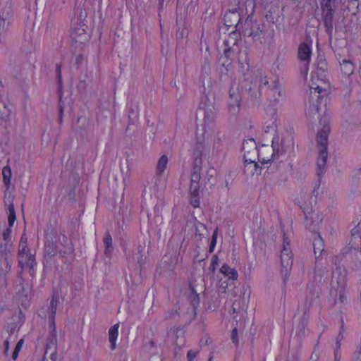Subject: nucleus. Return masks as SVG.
Instances as JSON below:
<instances>
[{"mask_svg": "<svg viewBox=\"0 0 361 361\" xmlns=\"http://www.w3.org/2000/svg\"><path fill=\"white\" fill-rule=\"evenodd\" d=\"M270 92L272 94V96L274 97V99L276 101H278L279 99L281 96V87H280L279 82H277V81L273 82V86L270 89Z\"/></svg>", "mask_w": 361, "mask_h": 361, "instance_id": "7c9ffc66", "label": "nucleus"}, {"mask_svg": "<svg viewBox=\"0 0 361 361\" xmlns=\"http://www.w3.org/2000/svg\"><path fill=\"white\" fill-rule=\"evenodd\" d=\"M245 302L243 298H238L232 305L233 314H240L241 317H244L245 312Z\"/></svg>", "mask_w": 361, "mask_h": 361, "instance_id": "5701e85b", "label": "nucleus"}, {"mask_svg": "<svg viewBox=\"0 0 361 361\" xmlns=\"http://www.w3.org/2000/svg\"><path fill=\"white\" fill-rule=\"evenodd\" d=\"M216 238H217V231L215 230L213 233L212 240L209 245V252H212L214 251V248L216 243Z\"/></svg>", "mask_w": 361, "mask_h": 361, "instance_id": "a19ab883", "label": "nucleus"}, {"mask_svg": "<svg viewBox=\"0 0 361 361\" xmlns=\"http://www.w3.org/2000/svg\"><path fill=\"white\" fill-rule=\"evenodd\" d=\"M199 194L200 190H196V191L190 190V204L195 208L199 207L200 206Z\"/></svg>", "mask_w": 361, "mask_h": 361, "instance_id": "2f4dec72", "label": "nucleus"}, {"mask_svg": "<svg viewBox=\"0 0 361 361\" xmlns=\"http://www.w3.org/2000/svg\"><path fill=\"white\" fill-rule=\"evenodd\" d=\"M281 274L284 277V281L289 276V271L293 266V254L290 248L282 249L281 254Z\"/></svg>", "mask_w": 361, "mask_h": 361, "instance_id": "1a4fd4ad", "label": "nucleus"}, {"mask_svg": "<svg viewBox=\"0 0 361 361\" xmlns=\"http://www.w3.org/2000/svg\"><path fill=\"white\" fill-rule=\"evenodd\" d=\"M314 252L316 258L319 257L324 250V241L322 237L318 234L313 242Z\"/></svg>", "mask_w": 361, "mask_h": 361, "instance_id": "b1692460", "label": "nucleus"}, {"mask_svg": "<svg viewBox=\"0 0 361 361\" xmlns=\"http://www.w3.org/2000/svg\"><path fill=\"white\" fill-rule=\"evenodd\" d=\"M231 340L233 343L237 345L238 344V329L236 327H235L231 332Z\"/></svg>", "mask_w": 361, "mask_h": 361, "instance_id": "c03bdc74", "label": "nucleus"}, {"mask_svg": "<svg viewBox=\"0 0 361 361\" xmlns=\"http://www.w3.org/2000/svg\"><path fill=\"white\" fill-rule=\"evenodd\" d=\"M285 248H290V242H289V240H288V238L284 234L283 238L282 249H285Z\"/></svg>", "mask_w": 361, "mask_h": 361, "instance_id": "de8ad7c7", "label": "nucleus"}, {"mask_svg": "<svg viewBox=\"0 0 361 361\" xmlns=\"http://www.w3.org/2000/svg\"><path fill=\"white\" fill-rule=\"evenodd\" d=\"M317 355H314V353H313V354L312 355V356H311V360H312V361H316V360H317Z\"/></svg>", "mask_w": 361, "mask_h": 361, "instance_id": "bf43d9fd", "label": "nucleus"}, {"mask_svg": "<svg viewBox=\"0 0 361 361\" xmlns=\"http://www.w3.org/2000/svg\"><path fill=\"white\" fill-rule=\"evenodd\" d=\"M27 238L25 234H23L21 238H20V240L19 244L27 245Z\"/></svg>", "mask_w": 361, "mask_h": 361, "instance_id": "603ef678", "label": "nucleus"}, {"mask_svg": "<svg viewBox=\"0 0 361 361\" xmlns=\"http://www.w3.org/2000/svg\"><path fill=\"white\" fill-rule=\"evenodd\" d=\"M61 65L60 64H57L56 65V70H57V72H58V78H59V80L61 81Z\"/></svg>", "mask_w": 361, "mask_h": 361, "instance_id": "4d7b16f0", "label": "nucleus"}, {"mask_svg": "<svg viewBox=\"0 0 361 361\" xmlns=\"http://www.w3.org/2000/svg\"><path fill=\"white\" fill-rule=\"evenodd\" d=\"M224 44L226 47L225 48V49L224 51V55L220 57L219 61L221 62L222 66L225 67L226 70H228V68L231 66V60H229L228 59L230 56V53H231V50L233 49L234 46L237 45V43L235 41L233 42V47H231L228 46V40H225Z\"/></svg>", "mask_w": 361, "mask_h": 361, "instance_id": "f3484780", "label": "nucleus"}, {"mask_svg": "<svg viewBox=\"0 0 361 361\" xmlns=\"http://www.w3.org/2000/svg\"><path fill=\"white\" fill-rule=\"evenodd\" d=\"M35 263H32V265H26L25 267L29 268L30 274L33 276H34V266Z\"/></svg>", "mask_w": 361, "mask_h": 361, "instance_id": "3c124183", "label": "nucleus"}, {"mask_svg": "<svg viewBox=\"0 0 361 361\" xmlns=\"http://www.w3.org/2000/svg\"><path fill=\"white\" fill-rule=\"evenodd\" d=\"M281 11L277 7H271L266 13L265 18L268 22L273 24L280 23L281 18Z\"/></svg>", "mask_w": 361, "mask_h": 361, "instance_id": "aec40b11", "label": "nucleus"}, {"mask_svg": "<svg viewBox=\"0 0 361 361\" xmlns=\"http://www.w3.org/2000/svg\"><path fill=\"white\" fill-rule=\"evenodd\" d=\"M80 27H74L72 29L71 37L75 42L84 43L87 39V35L85 30L79 25Z\"/></svg>", "mask_w": 361, "mask_h": 361, "instance_id": "6ab92c4d", "label": "nucleus"}, {"mask_svg": "<svg viewBox=\"0 0 361 361\" xmlns=\"http://www.w3.org/2000/svg\"><path fill=\"white\" fill-rule=\"evenodd\" d=\"M103 243L105 246L104 253L106 255H109L111 253L113 250L112 246V238L109 233H106L105 236L103 238Z\"/></svg>", "mask_w": 361, "mask_h": 361, "instance_id": "c85d7f7f", "label": "nucleus"}, {"mask_svg": "<svg viewBox=\"0 0 361 361\" xmlns=\"http://www.w3.org/2000/svg\"><path fill=\"white\" fill-rule=\"evenodd\" d=\"M46 234H53L55 239L53 240V244L54 247L59 250V254L63 257H66V255L73 252L72 247L70 246L68 239L67 236L61 231L58 232L55 230H51Z\"/></svg>", "mask_w": 361, "mask_h": 361, "instance_id": "423d86ee", "label": "nucleus"}, {"mask_svg": "<svg viewBox=\"0 0 361 361\" xmlns=\"http://www.w3.org/2000/svg\"><path fill=\"white\" fill-rule=\"evenodd\" d=\"M208 361H213V360H212V357H210L209 358V360H208Z\"/></svg>", "mask_w": 361, "mask_h": 361, "instance_id": "e2e57ef3", "label": "nucleus"}, {"mask_svg": "<svg viewBox=\"0 0 361 361\" xmlns=\"http://www.w3.org/2000/svg\"><path fill=\"white\" fill-rule=\"evenodd\" d=\"M63 111V109L62 106H60V112H61V115H62Z\"/></svg>", "mask_w": 361, "mask_h": 361, "instance_id": "052dcab7", "label": "nucleus"}, {"mask_svg": "<svg viewBox=\"0 0 361 361\" xmlns=\"http://www.w3.org/2000/svg\"><path fill=\"white\" fill-rule=\"evenodd\" d=\"M341 1L339 0H320L322 18L328 32L332 31L335 11L337 5Z\"/></svg>", "mask_w": 361, "mask_h": 361, "instance_id": "39448f33", "label": "nucleus"}, {"mask_svg": "<svg viewBox=\"0 0 361 361\" xmlns=\"http://www.w3.org/2000/svg\"><path fill=\"white\" fill-rule=\"evenodd\" d=\"M329 127L324 126L322 130H319L317 135V147L319 151L317 159V175H322L326 169V160L328 157L327 146H328V135Z\"/></svg>", "mask_w": 361, "mask_h": 361, "instance_id": "7ed1b4c3", "label": "nucleus"}, {"mask_svg": "<svg viewBox=\"0 0 361 361\" xmlns=\"http://www.w3.org/2000/svg\"><path fill=\"white\" fill-rule=\"evenodd\" d=\"M197 353V352L190 350L187 354L188 361H193V360L196 357Z\"/></svg>", "mask_w": 361, "mask_h": 361, "instance_id": "49530a36", "label": "nucleus"}, {"mask_svg": "<svg viewBox=\"0 0 361 361\" xmlns=\"http://www.w3.org/2000/svg\"><path fill=\"white\" fill-rule=\"evenodd\" d=\"M327 274H328V270L326 268L325 269L319 268V269L315 270L316 276L317 274H319L320 276V279H322V276H324L325 274L326 275Z\"/></svg>", "mask_w": 361, "mask_h": 361, "instance_id": "a18cd8bd", "label": "nucleus"}, {"mask_svg": "<svg viewBox=\"0 0 361 361\" xmlns=\"http://www.w3.org/2000/svg\"><path fill=\"white\" fill-rule=\"evenodd\" d=\"M351 233L355 238H359L361 235V223H358L357 225L352 229Z\"/></svg>", "mask_w": 361, "mask_h": 361, "instance_id": "79ce46f5", "label": "nucleus"}, {"mask_svg": "<svg viewBox=\"0 0 361 361\" xmlns=\"http://www.w3.org/2000/svg\"><path fill=\"white\" fill-rule=\"evenodd\" d=\"M201 179V175L196 173H191V179H190V190H193L196 191V190H200V180Z\"/></svg>", "mask_w": 361, "mask_h": 361, "instance_id": "cd10ccee", "label": "nucleus"}, {"mask_svg": "<svg viewBox=\"0 0 361 361\" xmlns=\"http://www.w3.org/2000/svg\"><path fill=\"white\" fill-rule=\"evenodd\" d=\"M243 148L244 150V160L245 163L253 164L257 171L258 168V162L262 164H267L271 160V156H264V154L268 152L270 154L271 149L268 146H262L259 149H257L255 141L253 139L243 142Z\"/></svg>", "mask_w": 361, "mask_h": 361, "instance_id": "f257e3e1", "label": "nucleus"}, {"mask_svg": "<svg viewBox=\"0 0 361 361\" xmlns=\"http://www.w3.org/2000/svg\"><path fill=\"white\" fill-rule=\"evenodd\" d=\"M83 60V56L81 54H79L76 56L75 61L78 66H79Z\"/></svg>", "mask_w": 361, "mask_h": 361, "instance_id": "5fc2aeb1", "label": "nucleus"}, {"mask_svg": "<svg viewBox=\"0 0 361 361\" xmlns=\"http://www.w3.org/2000/svg\"><path fill=\"white\" fill-rule=\"evenodd\" d=\"M188 300H189L194 310H195L200 303V298L199 295L191 285L190 286V289L188 293Z\"/></svg>", "mask_w": 361, "mask_h": 361, "instance_id": "393cba45", "label": "nucleus"}, {"mask_svg": "<svg viewBox=\"0 0 361 361\" xmlns=\"http://www.w3.org/2000/svg\"><path fill=\"white\" fill-rule=\"evenodd\" d=\"M11 233V228H6L5 231H4L3 238H4V240H6V241L8 240V238L10 237Z\"/></svg>", "mask_w": 361, "mask_h": 361, "instance_id": "8fccbe9b", "label": "nucleus"}, {"mask_svg": "<svg viewBox=\"0 0 361 361\" xmlns=\"http://www.w3.org/2000/svg\"><path fill=\"white\" fill-rule=\"evenodd\" d=\"M354 361H361V346L353 355Z\"/></svg>", "mask_w": 361, "mask_h": 361, "instance_id": "09e8293b", "label": "nucleus"}, {"mask_svg": "<svg viewBox=\"0 0 361 361\" xmlns=\"http://www.w3.org/2000/svg\"><path fill=\"white\" fill-rule=\"evenodd\" d=\"M176 345H180V343H178V341H176Z\"/></svg>", "mask_w": 361, "mask_h": 361, "instance_id": "0e129e2a", "label": "nucleus"}, {"mask_svg": "<svg viewBox=\"0 0 361 361\" xmlns=\"http://www.w3.org/2000/svg\"><path fill=\"white\" fill-rule=\"evenodd\" d=\"M8 225L10 227H11V226H13V225L16 221V219L15 208H14V205L13 203H11L8 206Z\"/></svg>", "mask_w": 361, "mask_h": 361, "instance_id": "72a5a7b5", "label": "nucleus"}, {"mask_svg": "<svg viewBox=\"0 0 361 361\" xmlns=\"http://www.w3.org/2000/svg\"><path fill=\"white\" fill-rule=\"evenodd\" d=\"M57 310V299L53 297L49 305L46 308L45 316L48 317V320L52 327V332L49 338V342L46 344V349L44 355V361H56V336L55 332L54 319Z\"/></svg>", "mask_w": 361, "mask_h": 361, "instance_id": "f03ea898", "label": "nucleus"}, {"mask_svg": "<svg viewBox=\"0 0 361 361\" xmlns=\"http://www.w3.org/2000/svg\"><path fill=\"white\" fill-rule=\"evenodd\" d=\"M317 69L322 72H324L327 70V63L326 60L323 57H319L317 62Z\"/></svg>", "mask_w": 361, "mask_h": 361, "instance_id": "c9c22d12", "label": "nucleus"}, {"mask_svg": "<svg viewBox=\"0 0 361 361\" xmlns=\"http://www.w3.org/2000/svg\"><path fill=\"white\" fill-rule=\"evenodd\" d=\"M18 257V264L21 267V271L19 272V278H20V284L23 286L24 280L22 278V273L24 267L26 265H32V263H35V255L32 254L30 251L26 252L25 255H22ZM19 292L24 291V287L22 286L20 289L18 290Z\"/></svg>", "mask_w": 361, "mask_h": 361, "instance_id": "f8f14e48", "label": "nucleus"}, {"mask_svg": "<svg viewBox=\"0 0 361 361\" xmlns=\"http://www.w3.org/2000/svg\"><path fill=\"white\" fill-rule=\"evenodd\" d=\"M3 180L5 185H9L11 178V169L10 166H4L2 169Z\"/></svg>", "mask_w": 361, "mask_h": 361, "instance_id": "f704fd0d", "label": "nucleus"}, {"mask_svg": "<svg viewBox=\"0 0 361 361\" xmlns=\"http://www.w3.org/2000/svg\"><path fill=\"white\" fill-rule=\"evenodd\" d=\"M221 273L228 279L236 280L238 279V272L235 269L231 268L228 265L224 264L220 269Z\"/></svg>", "mask_w": 361, "mask_h": 361, "instance_id": "a878e982", "label": "nucleus"}, {"mask_svg": "<svg viewBox=\"0 0 361 361\" xmlns=\"http://www.w3.org/2000/svg\"><path fill=\"white\" fill-rule=\"evenodd\" d=\"M156 347V344L154 343V341H150L148 343V345H147V348H155Z\"/></svg>", "mask_w": 361, "mask_h": 361, "instance_id": "13d9d810", "label": "nucleus"}, {"mask_svg": "<svg viewBox=\"0 0 361 361\" xmlns=\"http://www.w3.org/2000/svg\"><path fill=\"white\" fill-rule=\"evenodd\" d=\"M200 111H204V123L209 124L214 121L216 116L214 102L213 99L205 98L201 102Z\"/></svg>", "mask_w": 361, "mask_h": 361, "instance_id": "6e6552de", "label": "nucleus"}, {"mask_svg": "<svg viewBox=\"0 0 361 361\" xmlns=\"http://www.w3.org/2000/svg\"><path fill=\"white\" fill-rule=\"evenodd\" d=\"M271 150L270 155L271 156V160L275 158H278L280 154L286 152V147L283 145V140H280L278 135L274 137L271 142V147H269Z\"/></svg>", "mask_w": 361, "mask_h": 361, "instance_id": "ddd939ff", "label": "nucleus"}, {"mask_svg": "<svg viewBox=\"0 0 361 361\" xmlns=\"http://www.w3.org/2000/svg\"><path fill=\"white\" fill-rule=\"evenodd\" d=\"M45 238L44 256L47 258H51L59 252V250L53 244V240L55 239V237L53 234H46Z\"/></svg>", "mask_w": 361, "mask_h": 361, "instance_id": "2eb2a0df", "label": "nucleus"}, {"mask_svg": "<svg viewBox=\"0 0 361 361\" xmlns=\"http://www.w3.org/2000/svg\"><path fill=\"white\" fill-rule=\"evenodd\" d=\"M168 157L166 155L164 154L162 155L157 162V172L158 174H161L164 172V171L166 169L167 164H168Z\"/></svg>", "mask_w": 361, "mask_h": 361, "instance_id": "c756f323", "label": "nucleus"}, {"mask_svg": "<svg viewBox=\"0 0 361 361\" xmlns=\"http://www.w3.org/2000/svg\"><path fill=\"white\" fill-rule=\"evenodd\" d=\"M188 34L187 31L185 29H182L181 30L178 31V38L183 39L184 37V35Z\"/></svg>", "mask_w": 361, "mask_h": 361, "instance_id": "864d4df0", "label": "nucleus"}, {"mask_svg": "<svg viewBox=\"0 0 361 361\" xmlns=\"http://www.w3.org/2000/svg\"><path fill=\"white\" fill-rule=\"evenodd\" d=\"M30 251V250L27 247V245L19 244L18 245V257L26 254V252Z\"/></svg>", "mask_w": 361, "mask_h": 361, "instance_id": "37998d69", "label": "nucleus"}, {"mask_svg": "<svg viewBox=\"0 0 361 361\" xmlns=\"http://www.w3.org/2000/svg\"><path fill=\"white\" fill-rule=\"evenodd\" d=\"M11 245L8 242L1 245L0 252L4 255L5 257L1 262V267L0 269V282H6V275L11 270V264H9L7 255L10 253Z\"/></svg>", "mask_w": 361, "mask_h": 361, "instance_id": "9d476101", "label": "nucleus"}, {"mask_svg": "<svg viewBox=\"0 0 361 361\" xmlns=\"http://www.w3.org/2000/svg\"><path fill=\"white\" fill-rule=\"evenodd\" d=\"M305 226L311 231L315 232L319 224L322 221V218L318 212L311 210L310 212H305Z\"/></svg>", "mask_w": 361, "mask_h": 361, "instance_id": "9b49d317", "label": "nucleus"}, {"mask_svg": "<svg viewBox=\"0 0 361 361\" xmlns=\"http://www.w3.org/2000/svg\"><path fill=\"white\" fill-rule=\"evenodd\" d=\"M264 156H265V157H266V156H269V153H268V152H267V153L264 154Z\"/></svg>", "mask_w": 361, "mask_h": 361, "instance_id": "680f3d73", "label": "nucleus"}, {"mask_svg": "<svg viewBox=\"0 0 361 361\" xmlns=\"http://www.w3.org/2000/svg\"><path fill=\"white\" fill-rule=\"evenodd\" d=\"M218 263H219L218 257L216 255H213V257L212 258V263L209 268V271L212 273H214L215 271Z\"/></svg>", "mask_w": 361, "mask_h": 361, "instance_id": "ea45409f", "label": "nucleus"}, {"mask_svg": "<svg viewBox=\"0 0 361 361\" xmlns=\"http://www.w3.org/2000/svg\"><path fill=\"white\" fill-rule=\"evenodd\" d=\"M224 20L225 25L236 27L240 18L237 11H229L225 14Z\"/></svg>", "mask_w": 361, "mask_h": 361, "instance_id": "a211bd4d", "label": "nucleus"}, {"mask_svg": "<svg viewBox=\"0 0 361 361\" xmlns=\"http://www.w3.org/2000/svg\"><path fill=\"white\" fill-rule=\"evenodd\" d=\"M311 54L312 49L309 44L306 42H302L299 45L298 51V57L301 61L305 62V66L306 68V70L307 69V66L310 61Z\"/></svg>", "mask_w": 361, "mask_h": 361, "instance_id": "4468645a", "label": "nucleus"}, {"mask_svg": "<svg viewBox=\"0 0 361 361\" xmlns=\"http://www.w3.org/2000/svg\"><path fill=\"white\" fill-rule=\"evenodd\" d=\"M119 324H116L111 326L109 331V339L111 343V348L112 350L116 348V341L118 335Z\"/></svg>", "mask_w": 361, "mask_h": 361, "instance_id": "bb28decb", "label": "nucleus"}, {"mask_svg": "<svg viewBox=\"0 0 361 361\" xmlns=\"http://www.w3.org/2000/svg\"><path fill=\"white\" fill-rule=\"evenodd\" d=\"M343 338V332L340 331L338 334L337 338H336V349H335V360L338 361V352L341 347V341Z\"/></svg>", "mask_w": 361, "mask_h": 361, "instance_id": "e433bc0d", "label": "nucleus"}, {"mask_svg": "<svg viewBox=\"0 0 361 361\" xmlns=\"http://www.w3.org/2000/svg\"><path fill=\"white\" fill-rule=\"evenodd\" d=\"M23 343V340L20 339L16 344V348L13 352L12 357L13 360H16L18 355V353L20 350L22 345Z\"/></svg>", "mask_w": 361, "mask_h": 361, "instance_id": "58836bf2", "label": "nucleus"}, {"mask_svg": "<svg viewBox=\"0 0 361 361\" xmlns=\"http://www.w3.org/2000/svg\"><path fill=\"white\" fill-rule=\"evenodd\" d=\"M4 345H5L4 354L7 355L8 349H9V342L8 340L5 341Z\"/></svg>", "mask_w": 361, "mask_h": 361, "instance_id": "6e6d98bb", "label": "nucleus"}, {"mask_svg": "<svg viewBox=\"0 0 361 361\" xmlns=\"http://www.w3.org/2000/svg\"><path fill=\"white\" fill-rule=\"evenodd\" d=\"M331 288L335 289L339 293V297L341 298L345 292V282L344 279H342L341 281H337V286H334V281H332Z\"/></svg>", "mask_w": 361, "mask_h": 361, "instance_id": "473e14b6", "label": "nucleus"}, {"mask_svg": "<svg viewBox=\"0 0 361 361\" xmlns=\"http://www.w3.org/2000/svg\"><path fill=\"white\" fill-rule=\"evenodd\" d=\"M310 96L306 102L307 114L310 116L314 115L319 110V99H322L327 95V90L319 85L312 83L310 86Z\"/></svg>", "mask_w": 361, "mask_h": 361, "instance_id": "20e7f679", "label": "nucleus"}, {"mask_svg": "<svg viewBox=\"0 0 361 361\" xmlns=\"http://www.w3.org/2000/svg\"><path fill=\"white\" fill-rule=\"evenodd\" d=\"M201 164H202V160L200 159H195V160L194 161V165H193V169H192V173H196L200 174L201 169H202Z\"/></svg>", "mask_w": 361, "mask_h": 361, "instance_id": "4c0bfd02", "label": "nucleus"}, {"mask_svg": "<svg viewBox=\"0 0 361 361\" xmlns=\"http://www.w3.org/2000/svg\"><path fill=\"white\" fill-rule=\"evenodd\" d=\"M340 67L342 73L345 75H351L355 71V65L350 59H343L340 61Z\"/></svg>", "mask_w": 361, "mask_h": 361, "instance_id": "412c9836", "label": "nucleus"}, {"mask_svg": "<svg viewBox=\"0 0 361 361\" xmlns=\"http://www.w3.org/2000/svg\"><path fill=\"white\" fill-rule=\"evenodd\" d=\"M252 84H253V87L249 88V93L253 98L259 97L262 90L269 87L267 76L262 71H257Z\"/></svg>", "mask_w": 361, "mask_h": 361, "instance_id": "0eeeda50", "label": "nucleus"}, {"mask_svg": "<svg viewBox=\"0 0 361 361\" xmlns=\"http://www.w3.org/2000/svg\"><path fill=\"white\" fill-rule=\"evenodd\" d=\"M230 106L232 107L240 106V93L238 88H234L233 86L230 88L229 91Z\"/></svg>", "mask_w": 361, "mask_h": 361, "instance_id": "4be33fe9", "label": "nucleus"}, {"mask_svg": "<svg viewBox=\"0 0 361 361\" xmlns=\"http://www.w3.org/2000/svg\"><path fill=\"white\" fill-rule=\"evenodd\" d=\"M245 32L248 36L252 37L255 40L261 39L262 30L260 29L259 24L257 23L246 22Z\"/></svg>", "mask_w": 361, "mask_h": 361, "instance_id": "dca6fc26", "label": "nucleus"}]
</instances>
